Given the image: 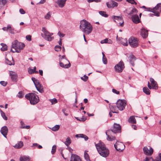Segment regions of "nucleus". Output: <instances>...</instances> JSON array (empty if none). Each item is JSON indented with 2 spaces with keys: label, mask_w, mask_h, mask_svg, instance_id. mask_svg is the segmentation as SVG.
<instances>
[{
  "label": "nucleus",
  "mask_w": 161,
  "mask_h": 161,
  "mask_svg": "<svg viewBox=\"0 0 161 161\" xmlns=\"http://www.w3.org/2000/svg\"><path fill=\"white\" fill-rule=\"evenodd\" d=\"M114 147L116 150L119 151H122L125 148L124 144L119 142H117L114 144Z\"/></svg>",
  "instance_id": "f8f14e48"
},
{
  "label": "nucleus",
  "mask_w": 161,
  "mask_h": 161,
  "mask_svg": "<svg viewBox=\"0 0 161 161\" xmlns=\"http://www.w3.org/2000/svg\"><path fill=\"white\" fill-rule=\"evenodd\" d=\"M99 14L102 16L105 17H107L108 16V14H106V12L103 11H100L99 12Z\"/></svg>",
  "instance_id": "79ce46f5"
},
{
  "label": "nucleus",
  "mask_w": 161,
  "mask_h": 161,
  "mask_svg": "<svg viewBox=\"0 0 161 161\" xmlns=\"http://www.w3.org/2000/svg\"><path fill=\"white\" fill-rule=\"evenodd\" d=\"M26 39L28 41L31 40V35H27L26 36Z\"/></svg>",
  "instance_id": "e2e57ef3"
},
{
  "label": "nucleus",
  "mask_w": 161,
  "mask_h": 161,
  "mask_svg": "<svg viewBox=\"0 0 161 161\" xmlns=\"http://www.w3.org/2000/svg\"><path fill=\"white\" fill-rule=\"evenodd\" d=\"M87 1L89 3H91L92 2H95L96 3L100 2L101 1V0H87Z\"/></svg>",
  "instance_id": "13d9d810"
},
{
  "label": "nucleus",
  "mask_w": 161,
  "mask_h": 161,
  "mask_svg": "<svg viewBox=\"0 0 161 161\" xmlns=\"http://www.w3.org/2000/svg\"><path fill=\"white\" fill-rule=\"evenodd\" d=\"M95 146L98 153H99L103 150L106 148L105 144L101 142H99L97 144H95Z\"/></svg>",
  "instance_id": "ddd939ff"
},
{
  "label": "nucleus",
  "mask_w": 161,
  "mask_h": 161,
  "mask_svg": "<svg viewBox=\"0 0 161 161\" xmlns=\"http://www.w3.org/2000/svg\"><path fill=\"white\" fill-rule=\"evenodd\" d=\"M52 12L50 11L48 12L44 16V18L47 19H49L51 17Z\"/></svg>",
  "instance_id": "473e14b6"
},
{
  "label": "nucleus",
  "mask_w": 161,
  "mask_h": 161,
  "mask_svg": "<svg viewBox=\"0 0 161 161\" xmlns=\"http://www.w3.org/2000/svg\"><path fill=\"white\" fill-rule=\"evenodd\" d=\"M76 119L77 120H80V121H85V119L83 118H81L80 119H78V118H76Z\"/></svg>",
  "instance_id": "338daca9"
},
{
  "label": "nucleus",
  "mask_w": 161,
  "mask_h": 161,
  "mask_svg": "<svg viewBox=\"0 0 161 161\" xmlns=\"http://www.w3.org/2000/svg\"><path fill=\"white\" fill-rule=\"evenodd\" d=\"M23 146V142L22 141H20L14 146V147L16 148L19 149L21 148Z\"/></svg>",
  "instance_id": "c756f323"
},
{
  "label": "nucleus",
  "mask_w": 161,
  "mask_h": 161,
  "mask_svg": "<svg viewBox=\"0 0 161 161\" xmlns=\"http://www.w3.org/2000/svg\"><path fill=\"white\" fill-rule=\"evenodd\" d=\"M120 126L119 124L114 123L112 130H108L106 132V135L107 136V140L110 141L115 140V134L120 132Z\"/></svg>",
  "instance_id": "f257e3e1"
},
{
  "label": "nucleus",
  "mask_w": 161,
  "mask_h": 161,
  "mask_svg": "<svg viewBox=\"0 0 161 161\" xmlns=\"http://www.w3.org/2000/svg\"><path fill=\"white\" fill-rule=\"evenodd\" d=\"M66 0H58L57 3L58 6L60 8L63 7L66 3Z\"/></svg>",
  "instance_id": "5701e85b"
},
{
  "label": "nucleus",
  "mask_w": 161,
  "mask_h": 161,
  "mask_svg": "<svg viewBox=\"0 0 161 161\" xmlns=\"http://www.w3.org/2000/svg\"><path fill=\"white\" fill-rule=\"evenodd\" d=\"M61 47L60 46L57 45L55 47V51L58 52L61 50Z\"/></svg>",
  "instance_id": "603ef678"
},
{
  "label": "nucleus",
  "mask_w": 161,
  "mask_h": 161,
  "mask_svg": "<svg viewBox=\"0 0 161 161\" xmlns=\"http://www.w3.org/2000/svg\"><path fill=\"white\" fill-rule=\"evenodd\" d=\"M126 1L132 4L136 5L137 3L134 0H126Z\"/></svg>",
  "instance_id": "4d7b16f0"
},
{
  "label": "nucleus",
  "mask_w": 161,
  "mask_h": 161,
  "mask_svg": "<svg viewBox=\"0 0 161 161\" xmlns=\"http://www.w3.org/2000/svg\"><path fill=\"white\" fill-rule=\"evenodd\" d=\"M81 79L84 81H86L88 79V77L84 75L83 77H81Z\"/></svg>",
  "instance_id": "3c124183"
},
{
  "label": "nucleus",
  "mask_w": 161,
  "mask_h": 161,
  "mask_svg": "<svg viewBox=\"0 0 161 161\" xmlns=\"http://www.w3.org/2000/svg\"><path fill=\"white\" fill-rule=\"evenodd\" d=\"M102 55H103V58H102V61L103 63L104 64H106L107 63V58L104 53L103 52H102Z\"/></svg>",
  "instance_id": "4c0bfd02"
},
{
  "label": "nucleus",
  "mask_w": 161,
  "mask_h": 161,
  "mask_svg": "<svg viewBox=\"0 0 161 161\" xmlns=\"http://www.w3.org/2000/svg\"><path fill=\"white\" fill-rule=\"evenodd\" d=\"M12 62L8 60L7 58H6L5 60V63L10 65H14V61L13 60V58L12 57Z\"/></svg>",
  "instance_id": "c9c22d12"
},
{
  "label": "nucleus",
  "mask_w": 161,
  "mask_h": 161,
  "mask_svg": "<svg viewBox=\"0 0 161 161\" xmlns=\"http://www.w3.org/2000/svg\"><path fill=\"white\" fill-rule=\"evenodd\" d=\"M160 7H161V3H158L153 8V10L155 11V10H158Z\"/></svg>",
  "instance_id": "de8ad7c7"
},
{
  "label": "nucleus",
  "mask_w": 161,
  "mask_h": 161,
  "mask_svg": "<svg viewBox=\"0 0 161 161\" xmlns=\"http://www.w3.org/2000/svg\"><path fill=\"white\" fill-rule=\"evenodd\" d=\"M60 126L59 125H56L51 128V130L54 131H57L59 128Z\"/></svg>",
  "instance_id": "37998d69"
},
{
  "label": "nucleus",
  "mask_w": 161,
  "mask_h": 161,
  "mask_svg": "<svg viewBox=\"0 0 161 161\" xmlns=\"http://www.w3.org/2000/svg\"><path fill=\"white\" fill-rule=\"evenodd\" d=\"M128 41L126 38H119V42L123 46H127L128 45V44L127 42Z\"/></svg>",
  "instance_id": "412c9836"
},
{
  "label": "nucleus",
  "mask_w": 161,
  "mask_h": 161,
  "mask_svg": "<svg viewBox=\"0 0 161 161\" xmlns=\"http://www.w3.org/2000/svg\"><path fill=\"white\" fill-rule=\"evenodd\" d=\"M25 46V44L22 42H19L17 40H15L12 42V48L11 51L13 53H19L22 50Z\"/></svg>",
  "instance_id": "7ed1b4c3"
},
{
  "label": "nucleus",
  "mask_w": 161,
  "mask_h": 161,
  "mask_svg": "<svg viewBox=\"0 0 161 161\" xmlns=\"http://www.w3.org/2000/svg\"><path fill=\"white\" fill-rule=\"evenodd\" d=\"M128 122L132 124H136V120L134 116H130L129 119H128Z\"/></svg>",
  "instance_id": "c85d7f7f"
},
{
  "label": "nucleus",
  "mask_w": 161,
  "mask_h": 161,
  "mask_svg": "<svg viewBox=\"0 0 161 161\" xmlns=\"http://www.w3.org/2000/svg\"><path fill=\"white\" fill-rule=\"evenodd\" d=\"M58 34L61 37H63L64 36V35L60 31L58 32Z\"/></svg>",
  "instance_id": "69168bd1"
},
{
  "label": "nucleus",
  "mask_w": 161,
  "mask_h": 161,
  "mask_svg": "<svg viewBox=\"0 0 161 161\" xmlns=\"http://www.w3.org/2000/svg\"><path fill=\"white\" fill-rule=\"evenodd\" d=\"M19 12L21 14H24L25 13V11L22 8H20L19 9Z\"/></svg>",
  "instance_id": "0e129e2a"
},
{
  "label": "nucleus",
  "mask_w": 161,
  "mask_h": 161,
  "mask_svg": "<svg viewBox=\"0 0 161 161\" xmlns=\"http://www.w3.org/2000/svg\"><path fill=\"white\" fill-rule=\"evenodd\" d=\"M42 31L43 32V35H46L47 34L49 33L48 31L46 30V29L45 27H43L42 28Z\"/></svg>",
  "instance_id": "864d4df0"
},
{
  "label": "nucleus",
  "mask_w": 161,
  "mask_h": 161,
  "mask_svg": "<svg viewBox=\"0 0 161 161\" xmlns=\"http://www.w3.org/2000/svg\"><path fill=\"white\" fill-rule=\"evenodd\" d=\"M25 97L30 101V103L32 105H35L39 101L38 97L34 93H31L26 94Z\"/></svg>",
  "instance_id": "20e7f679"
},
{
  "label": "nucleus",
  "mask_w": 161,
  "mask_h": 161,
  "mask_svg": "<svg viewBox=\"0 0 161 161\" xmlns=\"http://www.w3.org/2000/svg\"><path fill=\"white\" fill-rule=\"evenodd\" d=\"M112 92L114 93H115L117 94H119V91H117L115 89H112Z\"/></svg>",
  "instance_id": "052dcab7"
},
{
  "label": "nucleus",
  "mask_w": 161,
  "mask_h": 161,
  "mask_svg": "<svg viewBox=\"0 0 161 161\" xmlns=\"http://www.w3.org/2000/svg\"><path fill=\"white\" fill-rule=\"evenodd\" d=\"M24 96V94L21 92H19L17 95V96L19 98H22Z\"/></svg>",
  "instance_id": "09e8293b"
},
{
  "label": "nucleus",
  "mask_w": 161,
  "mask_h": 161,
  "mask_svg": "<svg viewBox=\"0 0 161 161\" xmlns=\"http://www.w3.org/2000/svg\"><path fill=\"white\" fill-rule=\"evenodd\" d=\"M115 108V106H110V109H111V112H110L109 113V115L110 117H111L112 116V113H118L119 112L118 111H115V110L114 109V108Z\"/></svg>",
  "instance_id": "cd10ccee"
},
{
  "label": "nucleus",
  "mask_w": 161,
  "mask_h": 161,
  "mask_svg": "<svg viewBox=\"0 0 161 161\" xmlns=\"http://www.w3.org/2000/svg\"><path fill=\"white\" fill-rule=\"evenodd\" d=\"M128 43L130 46L132 48L137 47L139 45V40L134 37H130L128 40Z\"/></svg>",
  "instance_id": "39448f33"
},
{
  "label": "nucleus",
  "mask_w": 161,
  "mask_h": 161,
  "mask_svg": "<svg viewBox=\"0 0 161 161\" xmlns=\"http://www.w3.org/2000/svg\"><path fill=\"white\" fill-rule=\"evenodd\" d=\"M140 35L143 38H146L148 35V31L144 28H142L140 30Z\"/></svg>",
  "instance_id": "2eb2a0df"
},
{
  "label": "nucleus",
  "mask_w": 161,
  "mask_h": 161,
  "mask_svg": "<svg viewBox=\"0 0 161 161\" xmlns=\"http://www.w3.org/2000/svg\"><path fill=\"white\" fill-rule=\"evenodd\" d=\"M137 12V10L135 8H129L127 10V13L129 15H131L133 13H136Z\"/></svg>",
  "instance_id": "a878e982"
},
{
  "label": "nucleus",
  "mask_w": 161,
  "mask_h": 161,
  "mask_svg": "<svg viewBox=\"0 0 161 161\" xmlns=\"http://www.w3.org/2000/svg\"><path fill=\"white\" fill-rule=\"evenodd\" d=\"M87 151H85L84 154V157L85 159L87 161H90L89 155L87 153Z\"/></svg>",
  "instance_id": "ea45409f"
},
{
  "label": "nucleus",
  "mask_w": 161,
  "mask_h": 161,
  "mask_svg": "<svg viewBox=\"0 0 161 161\" xmlns=\"http://www.w3.org/2000/svg\"><path fill=\"white\" fill-rule=\"evenodd\" d=\"M3 136L6 138V136L8 131V129L6 126H4L2 127L0 130Z\"/></svg>",
  "instance_id": "aec40b11"
},
{
  "label": "nucleus",
  "mask_w": 161,
  "mask_h": 161,
  "mask_svg": "<svg viewBox=\"0 0 161 161\" xmlns=\"http://www.w3.org/2000/svg\"><path fill=\"white\" fill-rule=\"evenodd\" d=\"M143 150L144 154L147 155H151L153 153V148L150 147H148V148L147 147H144Z\"/></svg>",
  "instance_id": "4468645a"
},
{
  "label": "nucleus",
  "mask_w": 161,
  "mask_h": 161,
  "mask_svg": "<svg viewBox=\"0 0 161 161\" xmlns=\"http://www.w3.org/2000/svg\"><path fill=\"white\" fill-rule=\"evenodd\" d=\"M80 28L84 33L87 35L91 33L93 30V27L91 24L85 19L80 21Z\"/></svg>",
  "instance_id": "f03ea898"
},
{
  "label": "nucleus",
  "mask_w": 161,
  "mask_h": 161,
  "mask_svg": "<svg viewBox=\"0 0 161 161\" xmlns=\"http://www.w3.org/2000/svg\"><path fill=\"white\" fill-rule=\"evenodd\" d=\"M75 137L77 138L80 137L84 138L86 141H87L88 139V137L83 134H77L75 135Z\"/></svg>",
  "instance_id": "bb28decb"
},
{
  "label": "nucleus",
  "mask_w": 161,
  "mask_h": 161,
  "mask_svg": "<svg viewBox=\"0 0 161 161\" xmlns=\"http://www.w3.org/2000/svg\"><path fill=\"white\" fill-rule=\"evenodd\" d=\"M1 45L2 46V47L1 48V51H4L7 50L8 47L5 44L3 43H1Z\"/></svg>",
  "instance_id": "72a5a7b5"
},
{
  "label": "nucleus",
  "mask_w": 161,
  "mask_h": 161,
  "mask_svg": "<svg viewBox=\"0 0 161 161\" xmlns=\"http://www.w3.org/2000/svg\"><path fill=\"white\" fill-rule=\"evenodd\" d=\"M28 72L30 74H32L34 73H38L37 71L35 72V70L30 68L28 69Z\"/></svg>",
  "instance_id": "8fccbe9b"
},
{
  "label": "nucleus",
  "mask_w": 161,
  "mask_h": 161,
  "mask_svg": "<svg viewBox=\"0 0 161 161\" xmlns=\"http://www.w3.org/2000/svg\"><path fill=\"white\" fill-rule=\"evenodd\" d=\"M59 64L61 67L64 68H68L70 66L69 61L67 59L63 60L62 58L59 59Z\"/></svg>",
  "instance_id": "6e6552de"
},
{
  "label": "nucleus",
  "mask_w": 161,
  "mask_h": 161,
  "mask_svg": "<svg viewBox=\"0 0 161 161\" xmlns=\"http://www.w3.org/2000/svg\"><path fill=\"white\" fill-rule=\"evenodd\" d=\"M8 32L12 34H14V33L15 30L14 28L11 27V25H10V28H9L8 29Z\"/></svg>",
  "instance_id": "49530a36"
},
{
  "label": "nucleus",
  "mask_w": 161,
  "mask_h": 161,
  "mask_svg": "<svg viewBox=\"0 0 161 161\" xmlns=\"http://www.w3.org/2000/svg\"><path fill=\"white\" fill-rule=\"evenodd\" d=\"M118 3L114 1L111 0L109 2L106 3V5L108 8H114L118 6Z\"/></svg>",
  "instance_id": "a211bd4d"
},
{
  "label": "nucleus",
  "mask_w": 161,
  "mask_h": 161,
  "mask_svg": "<svg viewBox=\"0 0 161 161\" xmlns=\"http://www.w3.org/2000/svg\"><path fill=\"white\" fill-rule=\"evenodd\" d=\"M32 80L37 90L39 92L42 93L43 92V87L40 84L39 80L34 77L32 78Z\"/></svg>",
  "instance_id": "0eeeda50"
},
{
  "label": "nucleus",
  "mask_w": 161,
  "mask_h": 161,
  "mask_svg": "<svg viewBox=\"0 0 161 161\" xmlns=\"http://www.w3.org/2000/svg\"><path fill=\"white\" fill-rule=\"evenodd\" d=\"M99 153L102 156L106 158L108 156L109 153V151L108 149L106 148L103 150L102 151H101Z\"/></svg>",
  "instance_id": "f3484780"
},
{
  "label": "nucleus",
  "mask_w": 161,
  "mask_h": 161,
  "mask_svg": "<svg viewBox=\"0 0 161 161\" xmlns=\"http://www.w3.org/2000/svg\"><path fill=\"white\" fill-rule=\"evenodd\" d=\"M100 42L101 44H103L104 43L111 44L112 43V41L110 39L106 38L104 40H102Z\"/></svg>",
  "instance_id": "7c9ffc66"
},
{
  "label": "nucleus",
  "mask_w": 161,
  "mask_h": 161,
  "mask_svg": "<svg viewBox=\"0 0 161 161\" xmlns=\"http://www.w3.org/2000/svg\"><path fill=\"white\" fill-rule=\"evenodd\" d=\"M112 18L114 20V22L119 23L120 26H123L124 21L122 16H112Z\"/></svg>",
  "instance_id": "9d476101"
},
{
  "label": "nucleus",
  "mask_w": 161,
  "mask_h": 161,
  "mask_svg": "<svg viewBox=\"0 0 161 161\" xmlns=\"http://www.w3.org/2000/svg\"><path fill=\"white\" fill-rule=\"evenodd\" d=\"M124 68V64L122 61H120L118 64H116L114 66L115 71L118 73L122 72Z\"/></svg>",
  "instance_id": "1a4fd4ad"
},
{
  "label": "nucleus",
  "mask_w": 161,
  "mask_h": 161,
  "mask_svg": "<svg viewBox=\"0 0 161 161\" xmlns=\"http://www.w3.org/2000/svg\"><path fill=\"white\" fill-rule=\"evenodd\" d=\"M0 112L1 113V116L3 118L6 120H7L8 119L7 117L6 116L5 114L0 109Z\"/></svg>",
  "instance_id": "a19ab883"
},
{
  "label": "nucleus",
  "mask_w": 161,
  "mask_h": 161,
  "mask_svg": "<svg viewBox=\"0 0 161 161\" xmlns=\"http://www.w3.org/2000/svg\"><path fill=\"white\" fill-rule=\"evenodd\" d=\"M146 9H147V10H146V11H147L151 12L154 13H155V11H154L153 10V8H146Z\"/></svg>",
  "instance_id": "680f3d73"
},
{
  "label": "nucleus",
  "mask_w": 161,
  "mask_h": 161,
  "mask_svg": "<svg viewBox=\"0 0 161 161\" xmlns=\"http://www.w3.org/2000/svg\"><path fill=\"white\" fill-rule=\"evenodd\" d=\"M131 19L133 22L135 24H137L140 22L139 16L136 14L132 15Z\"/></svg>",
  "instance_id": "6ab92c4d"
},
{
  "label": "nucleus",
  "mask_w": 161,
  "mask_h": 161,
  "mask_svg": "<svg viewBox=\"0 0 161 161\" xmlns=\"http://www.w3.org/2000/svg\"><path fill=\"white\" fill-rule=\"evenodd\" d=\"M0 84L3 86H6V85L7 84V82L2 81H1L0 82Z\"/></svg>",
  "instance_id": "bf43d9fd"
},
{
  "label": "nucleus",
  "mask_w": 161,
  "mask_h": 161,
  "mask_svg": "<svg viewBox=\"0 0 161 161\" xmlns=\"http://www.w3.org/2000/svg\"><path fill=\"white\" fill-rule=\"evenodd\" d=\"M20 161H29L30 160V158L29 156L24 155L20 156L19 159Z\"/></svg>",
  "instance_id": "393cba45"
},
{
  "label": "nucleus",
  "mask_w": 161,
  "mask_h": 161,
  "mask_svg": "<svg viewBox=\"0 0 161 161\" xmlns=\"http://www.w3.org/2000/svg\"><path fill=\"white\" fill-rule=\"evenodd\" d=\"M10 75L12 80L13 81H15L17 77L16 73L13 71H10Z\"/></svg>",
  "instance_id": "b1692460"
},
{
  "label": "nucleus",
  "mask_w": 161,
  "mask_h": 161,
  "mask_svg": "<svg viewBox=\"0 0 161 161\" xmlns=\"http://www.w3.org/2000/svg\"><path fill=\"white\" fill-rule=\"evenodd\" d=\"M48 34H47L46 35H43V34H41L42 36L45 40L48 41H51L53 39V37H52L51 36L53 35V33H50L48 32Z\"/></svg>",
  "instance_id": "dca6fc26"
},
{
  "label": "nucleus",
  "mask_w": 161,
  "mask_h": 161,
  "mask_svg": "<svg viewBox=\"0 0 161 161\" xmlns=\"http://www.w3.org/2000/svg\"><path fill=\"white\" fill-rule=\"evenodd\" d=\"M143 92L147 95H149L150 94V91L149 89L146 87H143Z\"/></svg>",
  "instance_id": "f704fd0d"
},
{
  "label": "nucleus",
  "mask_w": 161,
  "mask_h": 161,
  "mask_svg": "<svg viewBox=\"0 0 161 161\" xmlns=\"http://www.w3.org/2000/svg\"><path fill=\"white\" fill-rule=\"evenodd\" d=\"M7 0H0V9H1L7 3Z\"/></svg>",
  "instance_id": "e433bc0d"
},
{
  "label": "nucleus",
  "mask_w": 161,
  "mask_h": 161,
  "mask_svg": "<svg viewBox=\"0 0 161 161\" xmlns=\"http://www.w3.org/2000/svg\"><path fill=\"white\" fill-rule=\"evenodd\" d=\"M20 123L21 125V128L26 129H30V126L29 125L23 126V124H24V122L22 121H21L20 122Z\"/></svg>",
  "instance_id": "c03bdc74"
},
{
  "label": "nucleus",
  "mask_w": 161,
  "mask_h": 161,
  "mask_svg": "<svg viewBox=\"0 0 161 161\" xmlns=\"http://www.w3.org/2000/svg\"><path fill=\"white\" fill-rule=\"evenodd\" d=\"M71 143V140L70 138L69 137H67L66 140V141L64 142L65 145L67 146H68L70 145Z\"/></svg>",
  "instance_id": "58836bf2"
},
{
  "label": "nucleus",
  "mask_w": 161,
  "mask_h": 161,
  "mask_svg": "<svg viewBox=\"0 0 161 161\" xmlns=\"http://www.w3.org/2000/svg\"><path fill=\"white\" fill-rule=\"evenodd\" d=\"M130 60V62L131 64L133 66H134V64L133 62L135 60V57L133 55H131L129 57Z\"/></svg>",
  "instance_id": "2f4dec72"
},
{
  "label": "nucleus",
  "mask_w": 161,
  "mask_h": 161,
  "mask_svg": "<svg viewBox=\"0 0 161 161\" xmlns=\"http://www.w3.org/2000/svg\"><path fill=\"white\" fill-rule=\"evenodd\" d=\"M70 161H81L80 157L75 154H72Z\"/></svg>",
  "instance_id": "4be33fe9"
},
{
  "label": "nucleus",
  "mask_w": 161,
  "mask_h": 161,
  "mask_svg": "<svg viewBox=\"0 0 161 161\" xmlns=\"http://www.w3.org/2000/svg\"><path fill=\"white\" fill-rule=\"evenodd\" d=\"M126 104V101L125 100L119 99L116 103L117 108L120 111L123 110L125 108Z\"/></svg>",
  "instance_id": "423d86ee"
},
{
  "label": "nucleus",
  "mask_w": 161,
  "mask_h": 161,
  "mask_svg": "<svg viewBox=\"0 0 161 161\" xmlns=\"http://www.w3.org/2000/svg\"><path fill=\"white\" fill-rule=\"evenodd\" d=\"M150 81L151 83L152 86H151L149 82H148L147 86L149 89H152L156 90L158 88V86L157 82L154 80L153 78H150Z\"/></svg>",
  "instance_id": "9b49d317"
},
{
  "label": "nucleus",
  "mask_w": 161,
  "mask_h": 161,
  "mask_svg": "<svg viewBox=\"0 0 161 161\" xmlns=\"http://www.w3.org/2000/svg\"><path fill=\"white\" fill-rule=\"evenodd\" d=\"M57 147L55 145L53 146L51 150V153L52 154H54L56 151Z\"/></svg>",
  "instance_id": "a18cd8bd"
},
{
  "label": "nucleus",
  "mask_w": 161,
  "mask_h": 161,
  "mask_svg": "<svg viewBox=\"0 0 161 161\" xmlns=\"http://www.w3.org/2000/svg\"><path fill=\"white\" fill-rule=\"evenodd\" d=\"M50 101L52 103V104L56 103H57L58 102L57 100L55 98H54L53 99H51L50 100Z\"/></svg>",
  "instance_id": "5fc2aeb1"
},
{
  "label": "nucleus",
  "mask_w": 161,
  "mask_h": 161,
  "mask_svg": "<svg viewBox=\"0 0 161 161\" xmlns=\"http://www.w3.org/2000/svg\"><path fill=\"white\" fill-rule=\"evenodd\" d=\"M155 13H154V15L157 16H159L160 13H159V12H155Z\"/></svg>",
  "instance_id": "774afa93"
},
{
  "label": "nucleus",
  "mask_w": 161,
  "mask_h": 161,
  "mask_svg": "<svg viewBox=\"0 0 161 161\" xmlns=\"http://www.w3.org/2000/svg\"><path fill=\"white\" fill-rule=\"evenodd\" d=\"M10 28V25H7V27H4L2 28V29L4 31H8V29L9 28Z\"/></svg>",
  "instance_id": "6e6d98bb"
}]
</instances>
